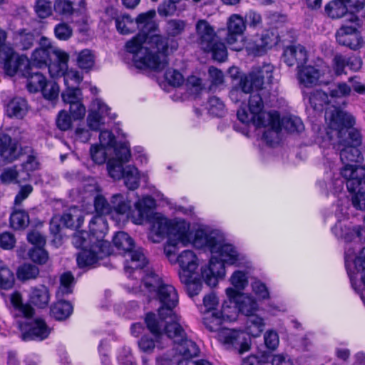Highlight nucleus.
<instances>
[{"mask_svg":"<svg viewBox=\"0 0 365 365\" xmlns=\"http://www.w3.org/2000/svg\"><path fill=\"white\" fill-rule=\"evenodd\" d=\"M155 14L153 9L140 14L135 21L138 27L143 31L153 29V19ZM125 48L128 53L132 54V60L138 68L161 71L168 64V42L160 35L143 31L128 41Z\"/></svg>","mask_w":365,"mask_h":365,"instance_id":"f257e3e1","label":"nucleus"},{"mask_svg":"<svg viewBox=\"0 0 365 365\" xmlns=\"http://www.w3.org/2000/svg\"><path fill=\"white\" fill-rule=\"evenodd\" d=\"M154 296L157 297L161 306L158 308V317L153 313H148L145 317L148 329L153 334L162 333V327L167 326L170 336L177 339L183 335L180 317L174 312L178 304V294L175 288L169 284L164 283Z\"/></svg>","mask_w":365,"mask_h":365,"instance_id":"f03ea898","label":"nucleus"},{"mask_svg":"<svg viewBox=\"0 0 365 365\" xmlns=\"http://www.w3.org/2000/svg\"><path fill=\"white\" fill-rule=\"evenodd\" d=\"M327 128L325 138L335 146L354 145L357 147L361 143L360 133L354 128V117L336 107L329 106L326 108L325 115Z\"/></svg>","mask_w":365,"mask_h":365,"instance_id":"7ed1b4c3","label":"nucleus"},{"mask_svg":"<svg viewBox=\"0 0 365 365\" xmlns=\"http://www.w3.org/2000/svg\"><path fill=\"white\" fill-rule=\"evenodd\" d=\"M220 245L214 254H217L220 260L212 257L207 265L201 269V275L205 282L214 287L218 284L220 279L225 275V263L230 265H237L242 260V255L230 244L225 243L222 237L220 238Z\"/></svg>","mask_w":365,"mask_h":365,"instance_id":"20e7f679","label":"nucleus"},{"mask_svg":"<svg viewBox=\"0 0 365 365\" xmlns=\"http://www.w3.org/2000/svg\"><path fill=\"white\" fill-rule=\"evenodd\" d=\"M167 326L162 327V333L159 334H153L155 337V341L158 344V347L162 349L163 346H161L160 341H168L171 339L175 344V351L182 356L181 359L178 361L177 365H212L210 361L200 359V360H192V358L197 356L200 352V349L197 345L192 340L187 339L186 333L184 329L182 327L183 335L180 339H177L174 336H170L168 331Z\"/></svg>","mask_w":365,"mask_h":365,"instance_id":"39448f33","label":"nucleus"},{"mask_svg":"<svg viewBox=\"0 0 365 365\" xmlns=\"http://www.w3.org/2000/svg\"><path fill=\"white\" fill-rule=\"evenodd\" d=\"M344 165L341 170V175L346 180L347 189L351 194V204L355 209L365 211V174L364 169L356 168L350 163Z\"/></svg>","mask_w":365,"mask_h":365,"instance_id":"423d86ee","label":"nucleus"},{"mask_svg":"<svg viewBox=\"0 0 365 365\" xmlns=\"http://www.w3.org/2000/svg\"><path fill=\"white\" fill-rule=\"evenodd\" d=\"M197 43L205 52L212 53L215 60L224 61L227 58L225 44L218 41L213 27L205 20H199L196 24Z\"/></svg>","mask_w":365,"mask_h":365,"instance_id":"0eeeda50","label":"nucleus"},{"mask_svg":"<svg viewBox=\"0 0 365 365\" xmlns=\"http://www.w3.org/2000/svg\"><path fill=\"white\" fill-rule=\"evenodd\" d=\"M115 247L123 254H127L125 269L127 272L134 269H142L147 264V259L141 248L133 250V240L124 232H118L113 238Z\"/></svg>","mask_w":365,"mask_h":365,"instance_id":"6e6552de","label":"nucleus"},{"mask_svg":"<svg viewBox=\"0 0 365 365\" xmlns=\"http://www.w3.org/2000/svg\"><path fill=\"white\" fill-rule=\"evenodd\" d=\"M192 229L190 223L184 220L172 221L168 242L164 247V252L169 261L176 255L178 245L186 247L190 243Z\"/></svg>","mask_w":365,"mask_h":365,"instance_id":"1a4fd4ad","label":"nucleus"},{"mask_svg":"<svg viewBox=\"0 0 365 365\" xmlns=\"http://www.w3.org/2000/svg\"><path fill=\"white\" fill-rule=\"evenodd\" d=\"M347 21L351 25H342L336 33V41L339 44L349 47L352 50H357L361 48L364 41L358 29L362 25L359 17L353 13L348 14Z\"/></svg>","mask_w":365,"mask_h":365,"instance_id":"9d476101","label":"nucleus"},{"mask_svg":"<svg viewBox=\"0 0 365 365\" xmlns=\"http://www.w3.org/2000/svg\"><path fill=\"white\" fill-rule=\"evenodd\" d=\"M215 336L226 349L233 350L240 354L250 349V336L240 330L223 328Z\"/></svg>","mask_w":365,"mask_h":365,"instance_id":"9b49d317","label":"nucleus"},{"mask_svg":"<svg viewBox=\"0 0 365 365\" xmlns=\"http://www.w3.org/2000/svg\"><path fill=\"white\" fill-rule=\"evenodd\" d=\"M227 34L225 38L227 43L232 50L240 51L242 48V43L239 42V38L246 29V23L244 18L237 14H232L227 21Z\"/></svg>","mask_w":365,"mask_h":365,"instance_id":"f8f14e48","label":"nucleus"},{"mask_svg":"<svg viewBox=\"0 0 365 365\" xmlns=\"http://www.w3.org/2000/svg\"><path fill=\"white\" fill-rule=\"evenodd\" d=\"M62 50L55 48L51 40L42 36L38 42V47L32 53L31 59L33 66L37 68L46 67L52 61L53 57L57 55V51Z\"/></svg>","mask_w":365,"mask_h":365,"instance_id":"ddd939ff","label":"nucleus"},{"mask_svg":"<svg viewBox=\"0 0 365 365\" xmlns=\"http://www.w3.org/2000/svg\"><path fill=\"white\" fill-rule=\"evenodd\" d=\"M324 70L311 65L303 64L297 68V79L300 86L312 88L317 85L328 84L329 81L324 79Z\"/></svg>","mask_w":365,"mask_h":365,"instance_id":"4468645a","label":"nucleus"},{"mask_svg":"<svg viewBox=\"0 0 365 365\" xmlns=\"http://www.w3.org/2000/svg\"><path fill=\"white\" fill-rule=\"evenodd\" d=\"M0 63L4 64V68L7 75L14 76L22 67L28 66V60L15 53L11 46H3L0 51Z\"/></svg>","mask_w":365,"mask_h":365,"instance_id":"2eb2a0df","label":"nucleus"},{"mask_svg":"<svg viewBox=\"0 0 365 365\" xmlns=\"http://www.w3.org/2000/svg\"><path fill=\"white\" fill-rule=\"evenodd\" d=\"M19 327L21 331V339L24 341L39 340L46 339L50 334V329L45 321L36 319L29 324L19 322Z\"/></svg>","mask_w":365,"mask_h":365,"instance_id":"dca6fc26","label":"nucleus"},{"mask_svg":"<svg viewBox=\"0 0 365 365\" xmlns=\"http://www.w3.org/2000/svg\"><path fill=\"white\" fill-rule=\"evenodd\" d=\"M264 73H267V78L271 77L270 68L269 66L263 68H254L248 75L240 78V86L245 93H249L253 90H260L262 88L264 79Z\"/></svg>","mask_w":365,"mask_h":365,"instance_id":"f3484780","label":"nucleus"},{"mask_svg":"<svg viewBox=\"0 0 365 365\" xmlns=\"http://www.w3.org/2000/svg\"><path fill=\"white\" fill-rule=\"evenodd\" d=\"M220 237L215 232H208L202 227L192 229L190 244L198 249L207 247L211 253H215L220 245Z\"/></svg>","mask_w":365,"mask_h":365,"instance_id":"a211bd4d","label":"nucleus"},{"mask_svg":"<svg viewBox=\"0 0 365 365\" xmlns=\"http://www.w3.org/2000/svg\"><path fill=\"white\" fill-rule=\"evenodd\" d=\"M279 41V38L274 31H266L261 37L254 41L249 42L246 49L250 54L254 56H262L268 49L272 48Z\"/></svg>","mask_w":365,"mask_h":365,"instance_id":"6ab92c4d","label":"nucleus"},{"mask_svg":"<svg viewBox=\"0 0 365 365\" xmlns=\"http://www.w3.org/2000/svg\"><path fill=\"white\" fill-rule=\"evenodd\" d=\"M110 248L99 246V245L93 243L91 247L83 249L77 255L78 265L83 268L87 267H93L100 259L110 255Z\"/></svg>","mask_w":365,"mask_h":365,"instance_id":"aec40b11","label":"nucleus"},{"mask_svg":"<svg viewBox=\"0 0 365 365\" xmlns=\"http://www.w3.org/2000/svg\"><path fill=\"white\" fill-rule=\"evenodd\" d=\"M172 263L178 262L180 270L179 271L180 279L187 280L185 274H195L198 267L197 257L195 253L190 250L182 251L175 257V255L172 257Z\"/></svg>","mask_w":365,"mask_h":365,"instance_id":"412c9836","label":"nucleus"},{"mask_svg":"<svg viewBox=\"0 0 365 365\" xmlns=\"http://www.w3.org/2000/svg\"><path fill=\"white\" fill-rule=\"evenodd\" d=\"M337 238L346 242L353 241L356 237L360 240L365 239V228L361 225H353L349 222H338L332 228Z\"/></svg>","mask_w":365,"mask_h":365,"instance_id":"4be33fe9","label":"nucleus"},{"mask_svg":"<svg viewBox=\"0 0 365 365\" xmlns=\"http://www.w3.org/2000/svg\"><path fill=\"white\" fill-rule=\"evenodd\" d=\"M226 294L229 299L234 300L238 311L245 316L252 314L258 309L257 302L250 295L240 294L231 287L226 289Z\"/></svg>","mask_w":365,"mask_h":365,"instance_id":"5701e85b","label":"nucleus"},{"mask_svg":"<svg viewBox=\"0 0 365 365\" xmlns=\"http://www.w3.org/2000/svg\"><path fill=\"white\" fill-rule=\"evenodd\" d=\"M173 220H170L159 213L154 214L150 219L149 239L155 243L160 242L167 235H169L170 227Z\"/></svg>","mask_w":365,"mask_h":365,"instance_id":"b1692460","label":"nucleus"},{"mask_svg":"<svg viewBox=\"0 0 365 365\" xmlns=\"http://www.w3.org/2000/svg\"><path fill=\"white\" fill-rule=\"evenodd\" d=\"M108 230L106 220L103 216H94L90 221V241L99 246L110 248L109 242L103 238Z\"/></svg>","mask_w":365,"mask_h":365,"instance_id":"393cba45","label":"nucleus"},{"mask_svg":"<svg viewBox=\"0 0 365 365\" xmlns=\"http://www.w3.org/2000/svg\"><path fill=\"white\" fill-rule=\"evenodd\" d=\"M282 59L288 66L297 65V68H299L307 63L308 53L301 44L290 45L284 48Z\"/></svg>","mask_w":365,"mask_h":365,"instance_id":"a878e982","label":"nucleus"},{"mask_svg":"<svg viewBox=\"0 0 365 365\" xmlns=\"http://www.w3.org/2000/svg\"><path fill=\"white\" fill-rule=\"evenodd\" d=\"M109 108L100 99L93 101L87 117V126L92 131H98L103 124V118L108 115Z\"/></svg>","mask_w":365,"mask_h":365,"instance_id":"bb28decb","label":"nucleus"},{"mask_svg":"<svg viewBox=\"0 0 365 365\" xmlns=\"http://www.w3.org/2000/svg\"><path fill=\"white\" fill-rule=\"evenodd\" d=\"M85 5V0H56L53 9L56 14L68 17L74 13L83 12Z\"/></svg>","mask_w":365,"mask_h":365,"instance_id":"cd10ccee","label":"nucleus"},{"mask_svg":"<svg viewBox=\"0 0 365 365\" xmlns=\"http://www.w3.org/2000/svg\"><path fill=\"white\" fill-rule=\"evenodd\" d=\"M269 114L273 115V118L269 120L270 122L260 127L268 128V129L264 132L263 138L268 144L273 145L279 142V132L282 128L279 113L274 111V113H269Z\"/></svg>","mask_w":365,"mask_h":365,"instance_id":"c85d7f7f","label":"nucleus"},{"mask_svg":"<svg viewBox=\"0 0 365 365\" xmlns=\"http://www.w3.org/2000/svg\"><path fill=\"white\" fill-rule=\"evenodd\" d=\"M237 118L243 123L248 124L252 123L256 127L259 128L261 125H264L268 123L273 115L269 113H262L255 115L250 111L248 113L245 108H241L237 113Z\"/></svg>","mask_w":365,"mask_h":365,"instance_id":"c756f323","label":"nucleus"},{"mask_svg":"<svg viewBox=\"0 0 365 365\" xmlns=\"http://www.w3.org/2000/svg\"><path fill=\"white\" fill-rule=\"evenodd\" d=\"M57 52V55L53 57L54 61L53 63L50 62L46 66L51 76L53 78L62 76L67 69L68 55L63 51Z\"/></svg>","mask_w":365,"mask_h":365,"instance_id":"7c9ffc66","label":"nucleus"},{"mask_svg":"<svg viewBox=\"0 0 365 365\" xmlns=\"http://www.w3.org/2000/svg\"><path fill=\"white\" fill-rule=\"evenodd\" d=\"M17 155V143L8 135H0V156L12 161Z\"/></svg>","mask_w":365,"mask_h":365,"instance_id":"2f4dec72","label":"nucleus"},{"mask_svg":"<svg viewBox=\"0 0 365 365\" xmlns=\"http://www.w3.org/2000/svg\"><path fill=\"white\" fill-rule=\"evenodd\" d=\"M30 302L39 307L45 308L50 301V294L46 286L32 287L29 294Z\"/></svg>","mask_w":365,"mask_h":365,"instance_id":"473e14b6","label":"nucleus"},{"mask_svg":"<svg viewBox=\"0 0 365 365\" xmlns=\"http://www.w3.org/2000/svg\"><path fill=\"white\" fill-rule=\"evenodd\" d=\"M154 205V200L150 196L144 197L135 202V207L138 212V217H133V222L138 225L143 224V221L149 217L150 209Z\"/></svg>","mask_w":365,"mask_h":365,"instance_id":"72a5a7b5","label":"nucleus"},{"mask_svg":"<svg viewBox=\"0 0 365 365\" xmlns=\"http://www.w3.org/2000/svg\"><path fill=\"white\" fill-rule=\"evenodd\" d=\"M27 110L26 101L21 97L14 98L6 106V113L10 118H22Z\"/></svg>","mask_w":365,"mask_h":365,"instance_id":"f704fd0d","label":"nucleus"},{"mask_svg":"<svg viewBox=\"0 0 365 365\" xmlns=\"http://www.w3.org/2000/svg\"><path fill=\"white\" fill-rule=\"evenodd\" d=\"M247 317L245 329L247 336L254 337L259 336L263 331L265 324L264 319L255 313L249 314Z\"/></svg>","mask_w":365,"mask_h":365,"instance_id":"c9c22d12","label":"nucleus"},{"mask_svg":"<svg viewBox=\"0 0 365 365\" xmlns=\"http://www.w3.org/2000/svg\"><path fill=\"white\" fill-rule=\"evenodd\" d=\"M112 218L116 215H124L130 209V202L121 194L113 195L111 198Z\"/></svg>","mask_w":365,"mask_h":365,"instance_id":"e433bc0d","label":"nucleus"},{"mask_svg":"<svg viewBox=\"0 0 365 365\" xmlns=\"http://www.w3.org/2000/svg\"><path fill=\"white\" fill-rule=\"evenodd\" d=\"M73 309V306L70 302L59 300L51 306V315L56 320H65L72 314Z\"/></svg>","mask_w":365,"mask_h":365,"instance_id":"4c0bfd02","label":"nucleus"},{"mask_svg":"<svg viewBox=\"0 0 365 365\" xmlns=\"http://www.w3.org/2000/svg\"><path fill=\"white\" fill-rule=\"evenodd\" d=\"M61 222L66 227L77 229L83 224V217L81 210L71 208L63 213Z\"/></svg>","mask_w":365,"mask_h":365,"instance_id":"58836bf2","label":"nucleus"},{"mask_svg":"<svg viewBox=\"0 0 365 365\" xmlns=\"http://www.w3.org/2000/svg\"><path fill=\"white\" fill-rule=\"evenodd\" d=\"M165 282L156 274L152 271L148 272L143 278V292H146L150 295H154L158 289Z\"/></svg>","mask_w":365,"mask_h":365,"instance_id":"ea45409f","label":"nucleus"},{"mask_svg":"<svg viewBox=\"0 0 365 365\" xmlns=\"http://www.w3.org/2000/svg\"><path fill=\"white\" fill-rule=\"evenodd\" d=\"M326 14L331 19H339L347 14V7L344 0H332L324 8Z\"/></svg>","mask_w":365,"mask_h":365,"instance_id":"a19ab883","label":"nucleus"},{"mask_svg":"<svg viewBox=\"0 0 365 365\" xmlns=\"http://www.w3.org/2000/svg\"><path fill=\"white\" fill-rule=\"evenodd\" d=\"M187 27V22L182 19H173L167 21L165 26V34L170 37L182 35Z\"/></svg>","mask_w":365,"mask_h":365,"instance_id":"79ce46f5","label":"nucleus"},{"mask_svg":"<svg viewBox=\"0 0 365 365\" xmlns=\"http://www.w3.org/2000/svg\"><path fill=\"white\" fill-rule=\"evenodd\" d=\"M27 88L31 93L41 91L46 83V77L40 72H27Z\"/></svg>","mask_w":365,"mask_h":365,"instance_id":"37998d69","label":"nucleus"},{"mask_svg":"<svg viewBox=\"0 0 365 365\" xmlns=\"http://www.w3.org/2000/svg\"><path fill=\"white\" fill-rule=\"evenodd\" d=\"M11 302L16 311V315L30 317L34 314V310L29 304H23L22 297L19 292H15L11 295Z\"/></svg>","mask_w":365,"mask_h":365,"instance_id":"c03bdc74","label":"nucleus"},{"mask_svg":"<svg viewBox=\"0 0 365 365\" xmlns=\"http://www.w3.org/2000/svg\"><path fill=\"white\" fill-rule=\"evenodd\" d=\"M337 146L340 150L341 160L344 164L359 161L361 153L357 147L349 145Z\"/></svg>","mask_w":365,"mask_h":365,"instance_id":"a18cd8bd","label":"nucleus"},{"mask_svg":"<svg viewBox=\"0 0 365 365\" xmlns=\"http://www.w3.org/2000/svg\"><path fill=\"white\" fill-rule=\"evenodd\" d=\"M280 125L289 133H300L304 128L302 120L294 115L283 117Z\"/></svg>","mask_w":365,"mask_h":365,"instance_id":"49530a36","label":"nucleus"},{"mask_svg":"<svg viewBox=\"0 0 365 365\" xmlns=\"http://www.w3.org/2000/svg\"><path fill=\"white\" fill-rule=\"evenodd\" d=\"M125 186L129 190H135L139 186L140 175L138 169L131 165L125 168V174L123 176Z\"/></svg>","mask_w":365,"mask_h":365,"instance_id":"de8ad7c7","label":"nucleus"},{"mask_svg":"<svg viewBox=\"0 0 365 365\" xmlns=\"http://www.w3.org/2000/svg\"><path fill=\"white\" fill-rule=\"evenodd\" d=\"M34 41V35L30 32L26 33L24 31H21L14 34V43L21 50L29 49Z\"/></svg>","mask_w":365,"mask_h":365,"instance_id":"09e8293b","label":"nucleus"},{"mask_svg":"<svg viewBox=\"0 0 365 365\" xmlns=\"http://www.w3.org/2000/svg\"><path fill=\"white\" fill-rule=\"evenodd\" d=\"M10 223L16 230L25 228L29 223L28 213L22 210H14L10 216Z\"/></svg>","mask_w":365,"mask_h":365,"instance_id":"8fccbe9b","label":"nucleus"},{"mask_svg":"<svg viewBox=\"0 0 365 365\" xmlns=\"http://www.w3.org/2000/svg\"><path fill=\"white\" fill-rule=\"evenodd\" d=\"M15 282L14 274L2 262H0V289H10Z\"/></svg>","mask_w":365,"mask_h":365,"instance_id":"3c124183","label":"nucleus"},{"mask_svg":"<svg viewBox=\"0 0 365 365\" xmlns=\"http://www.w3.org/2000/svg\"><path fill=\"white\" fill-rule=\"evenodd\" d=\"M187 280L180 282L185 285L187 292L190 297L197 295L202 287V282L200 279L195 277V274H185Z\"/></svg>","mask_w":365,"mask_h":365,"instance_id":"603ef678","label":"nucleus"},{"mask_svg":"<svg viewBox=\"0 0 365 365\" xmlns=\"http://www.w3.org/2000/svg\"><path fill=\"white\" fill-rule=\"evenodd\" d=\"M115 22L118 31L121 34H128L134 29L135 23L128 14L118 15Z\"/></svg>","mask_w":365,"mask_h":365,"instance_id":"864d4df0","label":"nucleus"},{"mask_svg":"<svg viewBox=\"0 0 365 365\" xmlns=\"http://www.w3.org/2000/svg\"><path fill=\"white\" fill-rule=\"evenodd\" d=\"M61 284L56 293L58 297L71 294L73 291L74 278L71 273L66 272L61 276Z\"/></svg>","mask_w":365,"mask_h":365,"instance_id":"5fc2aeb1","label":"nucleus"},{"mask_svg":"<svg viewBox=\"0 0 365 365\" xmlns=\"http://www.w3.org/2000/svg\"><path fill=\"white\" fill-rule=\"evenodd\" d=\"M309 101L314 110H319L322 109L324 105L328 104L329 99L325 92L317 90L311 93L309 97Z\"/></svg>","mask_w":365,"mask_h":365,"instance_id":"6e6d98bb","label":"nucleus"},{"mask_svg":"<svg viewBox=\"0 0 365 365\" xmlns=\"http://www.w3.org/2000/svg\"><path fill=\"white\" fill-rule=\"evenodd\" d=\"M207 108L209 113L214 116L222 117L225 113V103L216 96H212L209 98Z\"/></svg>","mask_w":365,"mask_h":365,"instance_id":"4d7b16f0","label":"nucleus"},{"mask_svg":"<svg viewBox=\"0 0 365 365\" xmlns=\"http://www.w3.org/2000/svg\"><path fill=\"white\" fill-rule=\"evenodd\" d=\"M61 98L64 103L70 105L81 100L82 93L78 87H74V85L71 84V86H66L62 92Z\"/></svg>","mask_w":365,"mask_h":365,"instance_id":"13d9d810","label":"nucleus"},{"mask_svg":"<svg viewBox=\"0 0 365 365\" xmlns=\"http://www.w3.org/2000/svg\"><path fill=\"white\" fill-rule=\"evenodd\" d=\"M222 319L217 312H212L207 314L203 319L206 328L210 331L215 332L216 335L223 328L221 327Z\"/></svg>","mask_w":365,"mask_h":365,"instance_id":"bf43d9fd","label":"nucleus"},{"mask_svg":"<svg viewBox=\"0 0 365 365\" xmlns=\"http://www.w3.org/2000/svg\"><path fill=\"white\" fill-rule=\"evenodd\" d=\"M94 207L96 216L110 215L112 218L111 203L109 204L106 199L102 195H97L94 200Z\"/></svg>","mask_w":365,"mask_h":365,"instance_id":"052dcab7","label":"nucleus"},{"mask_svg":"<svg viewBox=\"0 0 365 365\" xmlns=\"http://www.w3.org/2000/svg\"><path fill=\"white\" fill-rule=\"evenodd\" d=\"M39 274L38 268L31 264H24L17 271V276L21 280L32 279L37 277Z\"/></svg>","mask_w":365,"mask_h":365,"instance_id":"680f3d73","label":"nucleus"},{"mask_svg":"<svg viewBox=\"0 0 365 365\" xmlns=\"http://www.w3.org/2000/svg\"><path fill=\"white\" fill-rule=\"evenodd\" d=\"M94 62V55L91 50L84 49L78 55L77 63L81 69H91L93 66Z\"/></svg>","mask_w":365,"mask_h":365,"instance_id":"e2e57ef3","label":"nucleus"},{"mask_svg":"<svg viewBox=\"0 0 365 365\" xmlns=\"http://www.w3.org/2000/svg\"><path fill=\"white\" fill-rule=\"evenodd\" d=\"M109 175L114 180H120L125 174V168L123 166V162L116 159H110L107 165Z\"/></svg>","mask_w":365,"mask_h":365,"instance_id":"0e129e2a","label":"nucleus"},{"mask_svg":"<svg viewBox=\"0 0 365 365\" xmlns=\"http://www.w3.org/2000/svg\"><path fill=\"white\" fill-rule=\"evenodd\" d=\"M230 304H227V302H225L222 304V309L220 312H217L222 320H234L237 317V307L236 304H234V300L230 299L229 302Z\"/></svg>","mask_w":365,"mask_h":365,"instance_id":"69168bd1","label":"nucleus"},{"mask_svg":"<svg viewBox=\"0 0 365 365\" xmlns=\"http://www.w3.org/2000/svg\"><path fill=\"white\" fill-rule=\"evenodd\" d=\"M72 243L77 248L86 249L91 247L93 242L90 241V234L85 231L76 232L72 237Z\"/></svg>","mask_w":365,"mask_h":365,"instance_id":"338daca9","label":"nucleus"},{"mask_svg":"<svg viewBox=\"0 0 365 365\" xmlns=\"http://www.w3.org/2000/svg\"><path fill=\"white\" fill-rule=\"evenodd\" d=\"M34 10L39 18H47L52 14L51 2L48 0H37Z\"/></svg>","mask_w":365,"mask_h":365,"instance_id":"774afa93","label":"nucleus"}]
</instances>
